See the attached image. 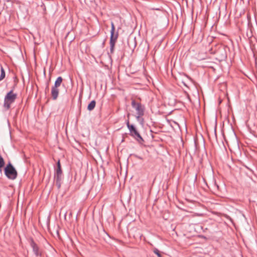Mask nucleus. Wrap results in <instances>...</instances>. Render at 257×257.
<instances>
[{
    "label": "nucleus",
    "instance_id": "9b49d317",
    "mask_svg": "<svg viewBox=\"0 0 257 257\" xmlns=\"http://www.w3.org/2000/svg\"><path fill=\"white\" fill-rule=\"evenodd\" d=\"M96 105V101L95 100H92L89 104L88 105L87 109L89 111L92 110Z\"/></svg>",
    "mask_w": 257,
    "mask_h": 257
},
{
    "label": "nucleus",
    "instance_id": "2eb2a0df",
    "mask_svg": "<svg viewBox=\"0 0 257 257\" xmlns=\"http://www.w3.org/2000/svg\"><path fill=\"white\" fill-rule=\"evenodd\" d=\"M136 157L139 159H140V160H143V158L140 157V156H138L137 155H136Z\"/></svg>",
    "mask_w": 257,
    "mask_h": 257
},
{
    "label": "nucleus",
    "instance_id": "f257e3e1",
    "mask_svg": "<svg viewBox=\"0 0 257 257\" xmlns=\"http://www.w3.org/2000/svg\"><path fill=\"white\" fill-rule=\"evenodd\" d=\"M5 174L10 180H15L18 176V173L11 162H9L4 169Z\"/></svg>",
    "mask_w": 257,
    "mask_h": 257
},
{
    "label": "nucleus",
    "instance_id": "0eeeda50",
    "mask_svg": "<svg viewBox=\"0 0 257 257\" xmlns=\"http://www.w3.org/2000/svg\"><path fill=\"white\" fill-rule=\"evenodd\" d=\"M30 245L33 249V251L36 256H41L42 255V251L33 239L30 240Z\"/></svg>",
    "mask_w": 257,
    "mask_h": 257
},
{
    "label": "nucleus",
    "instance_id": "1a4fd4ad",
    "mask_svg": "<svg viewBox=\"0 0 257 257\" xmlns=\"http://www.w3.org/2000/svg\"><path fill=\"white\" fill-rule=\"evenodd\" d=\"M59 94V89L52 87L51 89V96L53 100H56Z\"/></svg>",
    "mask_w": 257,
    "mask_h": 257
},
{
    "label": "nucleus",
    "instance_id": "20e7f679",
    "mask_svg": "<svg viewBox=\"0 0 257 257\" xmlns=\"http://www.w3.org/2000/svg\"><path fill=\"white\" fill-rule=\"evenodd\" d=\"M62 179V171L61 170L60 161H58L57 163V169L54 174V179L55 180L56 185L58 189H59L61 187Z\"/></svg>",
    "mask_w": 257,
    "mask_h": 257
},
{
    "label": "nucleus",
    "instance_id": "dca6fc26",
    "mask_svg": "<svg viewBox=\"0 0 257 257\" xmlns=\"http://www.w3.org/2000/svg\"><path fill=\"white\" fill-rule=\"evenodd\" d=\"M215 186L217 188V189H219V186L215 184Z\"/></svg>",
    "mask_w": 257,
    "mask_h": 257
},
{
    "label": "nucleus",
    "instance_id": "f8f14e48",
    "mask_svg": "<svg viewBox=\"0 0 257 257\" xmlns=\"http://www.w3.org/2000/svg\"><path fill=\"white\" fill-rule=\"evenodd\" d=\"M5 77V71L4 68L1 66V76H0V81L2 80Z\"/></svg>",
    "mask_w": 257,
    "mask_h": 257
},
{
    "label": "nucleus",
    "instance_id": "7ed1b4c3",
    "mask_svg": "<svg viewBox=\"0 0 257 257\" xmlns=\"http://www.w3.org/2000/svg\"><path fill=\"white\" fill-rule=\"evenodd\" d=\"M126 125L130 131V135L135 140H136V141H138L139 143L142 144L144 142V140L141 136L140 134L137 130L135 126L133 124H130L128 120L126 122Z\"/></svg>",
    "mask_w": 257,
    "mask_h": 257
},
{
    "label": "nucleus",
    "instance_id": "9d476101",
    "mask_svg": "<svg viewBox=\"0 0 257 257\" xmlns=\"http://www.w3.org/2000/svg\"><path fill=\"white\" fill-rule=\"evenodd\" d=\"M63 81V79L61 76L58 77L55 82L54 85L52 87L58 88Z\"/></svg>",
    "mask_w": 257,
    "mask_h": 257
},
{
    "label": "nucleus",
    "instance_id": "39448f33",
    "mask_svg": "<svg viewBox=\"0 0 257 257\" xmlns=\"http://www.w3.org/2000/svg\"><path fill=\"white\" fill-rule=\"evenodd\" d=\"M115 26L114 23L112 22L111 23V31H110V51L111 53H112L114 51V48L115 43L118 37L117 33L115 35Z\"/></svg>",
    "mask_w": 257,
    "mask_h": 257
},
{
    "label": "nucleus",
    "instance_id": "f3484780",
    "mask_svg": "<svg viewBox=\"0 0 257 257\" xmlns=\"http://www.w3.org/2000/svg\"><path fill=\"white\" fill-rule=\"evenodd\" d=\"M225 57H226V55L225 54L223 55L222 58H225Z\"/></svg>",
    "mask_w": 257,
    "mask_h": 257
},
{
    "label": "nucleus",
    "instance_id": "a211bd4d",
    "mask_svg": "<svg viewBox=\"0 0 257 257\" xmlns=\"http://www.w3.org/2000/svg\"><path fill=\"white\" fill-rule=\"evenodd\" d=\"M46 89H47V90H48V89H49L48 85H47V87H46Z\"/></svg>",
    "mask_w": 257,
    "mask_h": 257
},
{
    "label": "nucleus",
    "instance_id": "4468645a",
    "mask_svg": "<svg viewBox=\"0 0 257 257\" xmlns=\"http://www.w3.org/2000/svg\"><path fill=\"white\" fill-rule=\"evenodd\" d=\"M62 210H59V215H60V216H61L62 215H63L65 218V219H66V217L67 212H65V211L62 212Z\"/></svg>",
    "mask_w": 257,
    "mask_h": 257
},
{
    "label": "nucleus",
    "instance_id": "6e6552de",
    "mask_svg": "<svg viewBox=\"0 0 257 257\" xmlns=\"http://www.w3.org/2000/svg\"><path fill=\"white\" fill-rule=\"evenodd\" d=\"M209 214H203V213H197V214H193L192 215V216L193 217H194V216H205L206 215H207V217H209L210 219H214V220H215L216 218H213L212 216V215H215V216H217V217H220L222 215V214L219 212H215V211H210L209 212Z\"/></svg>",
    "mask_w": 257,
    "mask_h": 257
},
{
    "label": "nucleus",
    "instance_id": "423d86ee",
    "mask_svg": "<svg viewBox=\"0 0 257 257\" xmlns=\"http://www.w3.org/2000/svg\"><path fill=\"white\" fill-rule=\"evenodd\" d=\"M132 105L137 111V118H139L144 114V106L141 103L137 102L135 100H133L132 101Z\"/></svg>",
    "mask_w": 257,
    "mask_h": 257
},
{
    "label": "nucleus",
    "instance_id": "ddd939ff",
    "mask_svg": "<svg viewBox=\"0 0 257 257\" xmlns=\"http://www.w3.org/2000/svg\"><path fill=\"white\" fill-rule=\"evenodd\" d=\"M153 252L158 256V257H162L160 251L157 248H154L153 249Z\"/></svg>",
    "mask_w": 257,
    "mask_h": 257
},
{
    "label": "nucleus",
    "instance_id": "6ab92c4d",
    "mask_svg": "<svg viewBox=\"0 0 257 257\" xmlns=\"http://www.w3.org/2000/svg\"><path fill=\"white\" fill-rule=\"evenodd\" d=\"M26 210H25V214H26Z\"/></svg>",
    "mask_w": 257,
    "mask_h": 257
},
{
    "label": "nucleus",
    "instance_id": "f03ea898",
    "mask_svg": "<svg viewBox=\"0 0 257 257\" xmlns=\"http://www.w3.org/2000/svg\"><path fill=\"white\" fill-rule=\"evenodd\" d=\"M17 97L16 93H14L13 90L9 92L5 97L4 107L8 110L11 107V104L15 102Z\"/></svg>",
    "mask_w": 257,
    "mask_h": 257
}]
</instances>
